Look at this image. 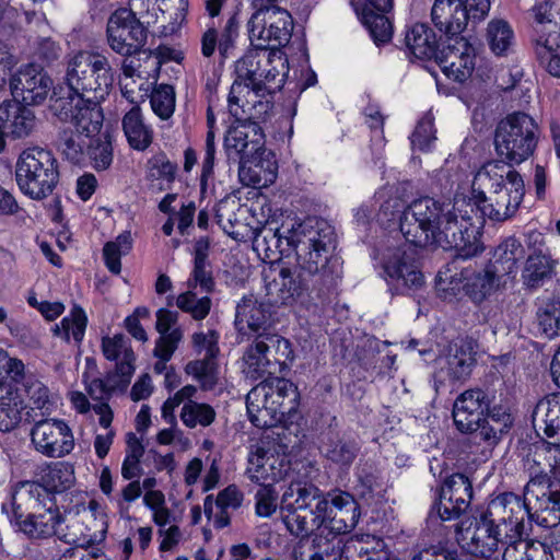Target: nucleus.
Here are the masks:
<instances>
[{
    "instance_id": "nucleus-11",
    "label": "nucleus",
    "mask_w": 560,
    "mask_h": 560,
    "mask_svg": "<svg viewBox=\"0 0 560 560\" xmlns=\"http://www.w3.org/2000/svg\"><path fill=\"white\" fill-rule=\"evenodd\" d=\"M74 482V466L68 462H54L42 468L39 481L21 482L14 491L19 499L51 506L56 503L55 494L69 490Z\"/></svg>"
},
{
    "instance_id": "nucleus-41",
    "label": "nucleus",
    "mask_w": 560,
    "mask_h": 560,
    "mask_svg": "<svg viewBox=\"0 0 560 560\" xmlns=\"http://www.w3.org/2000/svg\"><path fill=\"white\" fill-rule=\"evenodd\" d=\"M523 247L520 241L513 236L505 238L500 243L487 264L492 270L504 279L516 271V264L522 257Z\"/></svg>"
},
{
    "instance_id": "nucleus-21",
    "label": "nucleus",
    "mask_w": 560,
    "mask_h": 560,
    "mask_svg": "<svg viewBox=\"0 0 560 560\" xmlns=\"http://www.w3.org/2000/svg\"><path fill=\"white\" fill-rule=\"evenodd\" d=\"M491 405L490 395L481 388H469L457 396L453 404V421L462 433H472L477 440L486 410Z\"/></svg>"
},
{
    "instance_id": "nucleus-12",
    "label": "nucleus",
    "mask_w": 560,
    "mask_h": 560,
    "mask_svg": "<svg viewBox=\"0 0 560 560\" xmlns=\"http://www.w3.org/2000/svg\"><path fill=\"white\" fill-rule=\"evenodd\" d=\"M293 30L291 14L282 9L255 11L248 21V33L256 49L266 50L284 46L289 43Z\"/></svg>"
},
{
    "instance_id": "nucleus-39",
    "label": "nucleus",
    "mask_w": 560,
    "mask_h": 560,
    "mask_svg": "<svg viewBox=\"0 0 560 560\" xmlns=\"http://www.w3.org/2000/svg\"><path fill=\"white\" fill-rule=\"evenodd\" d=\"M535 39L560 31V3L558 0H537L532 8Z\"/></svg>"
},
{
    "instance_id": "nucleus-17",
    "label": "nucleus",
    "mask_w": 560,
    "mask_h": 560,
    "mask_svg": "<svg viewBox=\"0 0 560 560\" xmlns=\"http://www.w3.org/2000/svg\"><path fill=\"white\" fill-rule=\"evenodd\" d=\"M102 100L94 97L57 100L54 107L58 117L69 122L73 131L85 138H92L100 133L103 126L104 116L100 107Z\"/></svg>"
},
{
    "instance_id": "nucleus-36",
    "label": "nucleus",
    "mask_w": 560,
    "mask_h": 560,
    "mask_svg": "<svg viewBox=\"0 0 560 560\" xmlns=\"http://www.w3.org/2000/svg\"><path fill=\"white\" fill-rule=\"evenodd\" d=\"M504 283V279L497 273V270H492L486 265L483 270L465 277L464 291L475 304H480L495 293Z\"/></svg>"
},
{
    "instance_id": "nucleus-50",
    "label": "nucleus",
    "mask_w": 560,
    "mask_h": 560,
    "mask_svg": "<svg viewBox=\"0 0 560 560\" xmlns=\"http://www.w3.org/2000/svg\"><path fill=\"white\" fill-rule=\"evenodd\" d=\"M179 417L184 425L189 429L197 427L206 428L214 422L217 412L209 404L186 401L183 405Z\"/></svg>"
},
{
    "instance_id": "nucleus-6",
    "label": "nucleus",
    "mask_w": 560,
    "mask_h": 560,
    "mask_svg": "<svg viewBox=\"0 0 560 560\" xmlns=\"http://www.w3.org/2000/svg\"><path fill=\"white\" fill-rule=\"evenodd\" d=\"M65 81L69 98H104L115 81L108 58L95 50H81L67 61Z\"/></svg>"
},
{
    "instance_id": "nucleus-49",
    "label": "nucleus",
    "mask_w": 560,
    "mask_h": 560,
    "mask_svg": "<svg viewBox=\"0 0 560 560\" xmlns=\"http://www.w3.org/2000/svg\"><path fill=\"white\" fill-rule=\"evenodd\" d=\"M476 363L472 348L467 342L454 343L447 358L448 370L453 378L467 377Z\"/></svg>"
},
{
    "instance_id": "nucleus-19",
    "label": "nucleus",
    "mask_w": 560,
    "mask_h": 560,
    "mask_svg": "<svg viewBox=\"0 0 560 560\" xmlns=\"http://www.w3.org/2000/svg\"><path fill=\"white\" fill-rule=\"evenodd\" d=\"M479 515L494 526L501 527L503 534L505 530L513 533L514 529L524 532L525 518H533L526 501L512 492H504L492 499Z\"/></svg>"
},
{
    "instance_id": "nucleus-31",
    "label": "nucleus",
    "mask_w": 560,
    "mask_h": 560,
    "mask_svg": "<svg viewBox=\"0 0 560 560\" xmlns=\"http://www.w3.org/2000/svg\"><path fill=\"white\" fill-rule=\"evenodd\" d=\"M236 73L238 81L248 88L262 93H271L269 84L279 75L275 67H270V61L266 60L265 67L260 66V60L256 56L248 55L240 59L236 63Z\"/></svg>"
},
{
    "instance_id": "nucleus-58",
    "label": "nucleus",
    "mask_w": 560,
    "mask_h": 560,
    "mask_svg": "<svg viewBox=\"0 0 560 560\" xmlns=\"http://www.w3.org/2000/svg\"><path fill=\"white\" fill-rule=\"evenodd\" d=\"M435 140L433 118L430 115H425L418 121L410 137L412 149L428 152L432 149Z\"/></svg>"
},
{
    "instance_id": "nucleus-44",
    "label": "nucleus",
    "mask_w": 560,
    "mask_h": 560,
    "mask_svg": "<svg viewBox=\"0 0 560 560\" xmlns=\"http://www.w3.org/2000/svg\"><path fill=\"white\" fill-rule=\"evenodd\" d=\"M177 164L171 162L164 153H158L148 160L147 179L159 190L168 188L175 180Z\"/></svg>"
},
{
    "instance_id": "nucleus-29",
    "label": "nucleus",
    "mask_w": 560,
    "mask_h": 560,
    "mask_svg": "<svg viewBox=\"0 0 560 560\" xmlns=\"http://www.w3.org/2000/svg\"><path fill=\"white\" fill-rule=\"evenodd\" d=\"M268 307L254 295L244 296L236 305L235 327L242 335H268Z\"/></svg>"
},
{
    "instance_id": "nucleus-64",
    "label": "nucleus",
    "mask_w": 560,
    "mask_h": 560,
    "mask_svg": "<svg viewBox=\"0 0 560 560\" xmlns=\"http://www.w3.org/2000/svg\"><path fill=\"white\" fill-rule=\"evenodd\" d=\"M35 56L46 65H50L61 56V47L50 37H43L36 42Z\"/></svg>"
},
{
    "instance_id": "nucleus-25",
    "label": "nucleus",
    "mask_w": 560,
    "mask_h": 560,
    "mask_svg": "<svg viewBox=\"0 0 560 560\" xmlns=\"http://www.w3.org/2000/svg\"><path fill=\"white\" fill-rule=\"evenodd\" d=\"M250 127L246 122H238L229 128L224 138V150L229 160L238 162V174L242 180L246 178V164L252 163L255 155L262 149L260 135L257 139H248L247 129Z\"/></svg>"
},
{
    "instance_id": "nucleus-61",
    "label": "nucleus",
    "mask_w": 560,
    "mask_h": 560,
    "mask_svg": "<svg viewBox=\"0 0 560 560\" xmlns=\"http://www.w3.org/2000/svg\"><path fill=\"white\" fill-rule=\"evenodd\" d=\"M220 335L214 329L197 331L191 336V343L197 354H205V358H215L219 354Z\"/></svg>"
},
{
    "instance_id": "nucleus-33",
    "label": "nucleus",
    "mask_w": 560,
    "mask_h": 560,
    "mask_svg": "<svg viewBox=\"0 0 560 560\" xmlns=\"http://www.w3.org/2000/svg\"><path fill=\"white\" fill-rule=\"evenodd\" d=\"M101 348L108 361L116 362L114 372L131 380L135 373L136 355L129 339L122 334L105 336L102 338Z\"/></svg>"
},
{
    "instance_id": "nucleus-22",
    "label": "nucleus",
    "mask_w": 560,
    "mask_h": 560,
    "mask_svg": "<svg viewBox=\"0 0 560 560\" xmlns=\"http://www.w3.org/2000/svg\"><path fill=\"white\" fill-rule=\"evenodd\" d=\"M476 50L463 36L448 40L435 57L443 73L454 81L464 82L475 69Z\"/></svg>"
},
{
    "instance_id": "nucleus-48",
    "label": "nucleus",
    "mask_w": 560,
    "mask_h": 560,
    "mask_svg": "<svg viewBox=\"0 0 560 560\" xmlns=\"http://www.w3.org/2000/svg\"><path fill=\"white\" fill-rule=\"evenodd\" d=\"M487 42L497 56H505L514 44V33L504 20H492L487 27Z\"/></svg>"
},
{
    "instance_id": "nucleus-23",
    "label": "nucleus",
    "mask_w": 560,
    "mask_h": 560,
    "mask_svg": "<svg viewBox=\"0 0 560 560\" xmlns=\"http://www.w3.org/2000/svg\"><path fill=\"white\" fill-rule=\"evenodd\" d=\"M52 80L37 65H26L14 73L10 79V89L12 95L28 105H37L43 103L50 89Z\"/></svg>"
},
{
    "instance_id": "nucleus-47",
    "label": "nucleus",
    "mask_w": 560,
    "mask_h": 560,
    "mask_svg": "<svg viewBox=\"0 0 560 560\" xmlns=\"http://www.w3.org/2000/svg\"><path fill=\"white\" fill-rule=\"evenodd\" d=\"M23 409V400L18 392L11 388L4 393L0 390V431L8 432L14 429L21 421Z\"/></svg>"
},
{
    "instance_id": "nucleus-9",
    "label": "nucleus",
    "mask_w": 560,
    "mask_h": 560,
    "mask_svg": "<svg viewBox=\"0 0 560 560\" xmlns=\"http://www.w3.org/2000/svg\"><path fill=\"white\" fill-rule=\"evenodd\" d=\"M291 468L287 445L277 438L264 435L248 454L246 474L256 483L273 485L282 480Z\"/></svg>"
},
{
    "instance_id": "nucleus-2",
    "label": "nucleus",
    "mask_w": 560,
    "mask_h": 560,
    "mask_svg": "<svg viewBox=\"0 0 560 560\" xmlns=\"http://www.w3.org/2000/svg\"><path fill=\"white\" fill-rule=\"evenodd\" d=\"M98 508L95 500L89 502V513L94 518L96 528L92 532L90 527H86L80 535L63 532L61 525L65 518L56 503L51 506L36 505L31 499H19L18 491H14L11 499L2 503L1 510L15 530L31 539L57 536L67 544H78L88 549L106 539L108 524L105 514L97 515Z\"/></svg>"
},
{
    "instance_id": "nucleus-15",
    "label": "nucleus",
    "mask_w": 560,
    "mask_h": 560,
    "mask_svg": "<svg viewBox=\"0 0 560 560\" xmlns=\"http://www.w3.org/2000/svg\"><path fill=\"white\" fill-rule=\"evenodd\" d=\"M456 540L467 553L479 557L480 560H492L499 548H503L505 534L501 527L479 515L469 523L460 522L456 527Z\"/></svg>"
},
{
    "instance_id": "nucleus-16",
    "label": "nucleus",
    "mask_w": 560,
    "mask_h": 560,
    "mask_svg": "<svg viewBox=\"0 0 560 560\" xmlns=\"http://www.w3.org/2000/svg\"><path fill=\"white\" fill-rule=\"evenodd\" d=\"M267 93L255 91L242 81L235 80L231 86L228 103L229 112L237 122H246L255 136H258L259 124L265 121L271 109L272 102Z\"/></svg>"
},
{
    "instance_id": "nucleus-45",
    "label": "nucleus",
    "mask_w": 560,
    "mask_h": 560,
    "mask_svg": "<svg viewBox=\"0 0 560 560\" xmlns=\"http://www.w3.org/2000/svg\"><path fill=\"white\" fill-rule=\"evenodd\" d=\"M269 295H276V302L285 304L302 292V281L294 278L290 268H280L278 275L266 285Z\"/></svg>"
},
{
    "instance_id": "nucleus-59",
    "label": "nucleus",
    "mask_w": 560,
    "mask_h": 560,
    "mask_svg": "<svg viewBox=\"0 0 560 560\" xmlns=\"http://www.w3.org/2000/svg\"><path fill=\"white\" fill-rule=\"evenodd\" d=\"M320 533L313 540V551L310 555V560H342L345 551L340 547V540L323 537Z\"/></svg>"
},
{
    "instance_id": "nucleus-42",
    "label": "nucleus",
    "mask_w": 560,
    "mask_h": 560,
    "mask_svg": "<svg viewBox=\"0 0 560 560\" xmlns=\"http://www.w3.org/2000/svg\"><path fill=\"white\" fill-rule=\"evenodd\" d=\"M88 326V316L85 311L78 304H74L69 315L65 316L59 324H56L51 331L55 337L69 343L73 341L80 346L84 339Z\"/></svg>"
},
{
    "instance_id": "nucleus-46",
    "label": "nucleus",
    "mask_w": 560,
    "mask_h": 560,
    "mask_svg": "<svg viewBox=\"0 0 560 560\" xmlns=\"http://www.w3.org/2000/svg\"><path fill=\"white\" fill-rule=\"evenodd\" d=\"M357 13L377 46L390 40L393 27L389 19L386 16L387 12H381L376 9H362Z\"/></svg>"
},
{
    "instance_id": "nucleus-30",
    "label": "nucleus",
    "mask_w": 560,
    "mask_h": 560,
    "mask_svg": "<svg viewBox=\"0 0 560 560\" xmlns=\"http://www.w3.org/2000/svg\"><path fill=\"white\" fill-rule=\"evenodd\" d=\"M404 43L409 58L431 60L435 59L440 51V38L427 23L406 26Z\"/></svg>"
},
{
    "instance_id": "nucleus-24",
    "label": "nucleus",
    "mask_w": 560,
    "mask_h": 560,
    "mask_svg": "<svg viewBox=\"0 0 560 560\" xmlns=\"http://www.w3.org/2000/svg\"><path fill=\"white\" fill-rule=\"evenodd\" d=\"M328 503L323 533L335 536L351 532L360 520L359 505L352 494L334 491L325 494Z\"/></svg>"
},
{
    "instance_id": "nucleus-54",
    "label": "nucleus",
    "mask_w": 560,
    "mask_h": 560,
    "mask_svg": "<svg viewBox=\"0 0 560 560\" xmlns=\"http://www.w3.org/2000/svg\"><path fill=\"white\" fill-rule=\"evenodd\" d=\"M539 329L547 338L560 335V300H547L537 311Z\"/></svg>"
},
{
    "instance_id": "nucleus-56",
    "label": "nucleus",
    "mask_w": 560,
    "mask_h": 560,
    "mask_svg": "<svg viewBox=\"0 0 560 560\" xmlns=\"http://www.w3.org/2000/svg\"><path fill=\"white\" fill-rule=\"evenodd\" d=\"M89 142L85 137L72 129L63 130L60 140L59 149L65 158L72 164H81L84 161V148H88Z\"/></svg>"
},
{
    "instance_id": "nucleus-27",
    "label": "nucleus",
    "mask_w": 560,
    "mask_h": 560,
    "mask_svg": "<svg viewBox=\"0 0 560 560\" xmlns=\"http://www.w3.org/2000/svg\"><path fill=\"white\" fill-rule=\"evenodd\" d=\"M0 121L12 140L25 139L36 129V116L32 109L18 101H7L0 104Z\"/></svg>"
},
{
    "instance_id": "nucleus-8",
    "label": "nucleus",
    "mask_w": 560,
    "mask_h": 560,
    "mask_svg": "<svg viewBox=\"0 0 560 560\" xmlns=\"http://www.w3.org/2000/svg\"><path fill=\"white\" fill-rule=\"evenodd\" d=\"M538 143V125L527 114L516 112L502 119L494 132V149L508 166L528 160Z\"/></svg>"
},
{
    "instance_id": "nucleus-37",
    "label": "nucleus",
    "mask_w": 560,
    "mask_h": 560,
    "mask_svg": "<svg viewBox=\"0 0 560 560\" xmlns=\"http://www.w3.org/2000/svg\"><path fill=\"white\" fill-rule=\"evenodd\" d=\"M360 450L359 442L346 434H331L322 445L324 456L340 468H349Z\"/></svg>"
},
{
    "instance_id": "nucleus-57",
    "label": "nucleus",
    "mask_w": 560,
    "mask_h": 560,
    "mask_svg": "<svg viewBox=\"0 0 560 560\" xmlns=\"http://www.w3.org/2000/svg\"><path fill=\"white\" fill-rule=\"evenodd\" d=\"M150 104L153 113L161 119H168L175 110V92L168 84H160L151 94Z\"/></svg>"
},
{
    "instance_id": "nucleus-26",
    "label": "nucleus",
    "mask_w": 560,
    "mask_h": 560,
    "mask_svg": "<svg viewBox=\"0 0 560 560\" xmlns=\"http://www.w3.org/2000/svg\"><path fill=\"white\" fill-rule=\"evenodd\" d=\"M294 223H282L279 228L266 225L255 233L253 247L264 259L277 260L292 253L290 236L293 235Z\"/></svg>"
},
{
    "instance_id": "nucleus-38",
    "label": "nucleus",
    "mask_w": 560,
    "mask_h": 560,
    "mask_svg": "<svg viewBox=\"0 0 560 560\" xmlns=\"http://www.w3.org/2000/svg\"><path fill=\"white\" fill-rule=\"evenodd\" d=\"M537 508L533 517L536 516L538 525L551 528L560 523V483L541 487L536 493Z\"/></svg>"
},
{
    "instance_id": "nucleus-7",
    "label": "nucleus",
    "mask_w": 560,
    "mask_h": 560,
    "mask_svg": "<svg viewBox=\"0 0 560 560\" xmlns=\"http://www.w3.org/2000/svg\"><path fill=\"white\" fill-rule=\"evenodd\" d=\"M15 180L26 197L36 201L47 198L59 183V167L55 154L40 147L23 150L16 160Z\"/></svg>"
},
{
    "instance_id": "nucleus-4",
    "label": "nucleus",
    "mask_w": 560,
    "mask_h": 560,
    "mask_svg": "<svg viewBox=\"0 0 560 560\" xmlns=\"http://www.w3.org/2000/svg\"><path fill=\"white\" fill-rule=\"evenodd\" d=\"M328 503L325 494L313 483L296 480L284 490L280 501L282 522L291 535L306 538L315 529L323 533Z\"/></svg>"
},
{
    "instance_id": "nucleus-55",
    "label": "nucleus",
    "mask_w": 560,
    "mask_h": 560,
    "mask_svg": "<svg viewBox=\"0 0 560 560\" xmlns=\"http://www.w3.org/2000/svg\"><path fill=\"white\" fill-rule=\"evenodd\" d=\"M176 306L189 314L195 320H202L209 315L212 301L207 295L198 298L196 292L189 290L176 298Z\"/></svg>"
},
{
    "instance_id": "nucleus-40",
    "label": "nucleus",
    "mask_w": 560,
    "mask_h": 560,
    "mask_svg": "<svg viewBox=\"0 0 560 560\" xmlns=\"http://www.w3.org/2000/svg\"><path fill=\"white\" fill-rule=\"evenodd\" d=\"M553 268L555 261L548 250L541 247L535 248L527 257L522 272L524 285L529 289L539 288L546 279L551 277Z\"/></svg>"
},
{
    "instance_id": "nucleus-3",
    "label": "nucleus",
    "mask_w": 560,
    "mask_h": 560,
    "mask_svg": "<svg viewBox=\"0 0 560 560\" xmlns=\"http://www.w3.org/2000/svg\"><path fill=\"white\" fill-rule=\"evenodd\" d=\"M292 253L296 265L303 273L317 277V281L327 288L337 284L341 278V260L335 250L337 237L334 226L326 220L308 218L294 223L290 236Z\"/></svg>"
},
{
    "instance_id": "nucleus-51",
    "label": "nucleus",
    "mask_w": 560,
    "mask_h": 560,
    "mask_svg": "<svg viewBox=\"0 0 560 560\" xmlns=\"http://www.w3.org/2000/svg\"><path fill=\"white\" fill-rule=\"evenodd\" d=\"M132 248V240L130 233L118 235L115 241L107 242L103 247V258L107 269L119 275L121 271V257L127 255Z\"/></svg>"
},
{
    "instance_id": "nucleus-63",
    "label": "nucleus",
    "mask_w": 560,
    "mask_h": 560,
    "mask_svg": "<svg viewBox=\"0 0 560 560\" xmlns=\"http://www.w3.org/2000/svg\"><path fill=\"white\" fill-rule=\"evenodd\" d=\"M184 332L180 327H174L172 332L160 334L155 341L153 354L158 359L171 360L183 339Z\"/></svg>"
},
{
    "instance_id": "nucleus-20",
    "label": "nucleus",
    "mask_w": 560,
    "mask_h": 560,
    "mask_svg": "<svg viewBox=\"0 0 560 560\" xmlns=\"http://www.w3.org/2000/svg\"><path fill=\"white\" fill-rule=\"evenodd\" d=\"M472 494L471 480L464 474H453L441 486L439 502L434 503L433 509H436L442 521L456 520L470 506Z\"/></svg>"
},
{
    "instance_id": "nucleus-43",
    "label": "nucleus",
    "mask_w": 560,
    "mask_h": 560,
    "mask_svg": "<svg viewBox=\"0 0 560 560\" xmlns=\"http://www.w3.org/2000/svg\"><path fill=\"white\" fill-rule=\"evenodd\" d=\"M82 377L90 397L101 402H106L115 390H124L130 383L129 378L114 371L104 378L91 377L86 372Z\"/></svg>"
},
{
    "instance_id": "nucleus-13",
    "label": "nucleus",
    "mask_w": 560,
    "mask_h": 560,
    "mask_svg": "<svg viewBox=\"0 0 560 560\" xmlns=\"http://www.w3.org/2000/svg\"><path fill=\"white\" fill-rule=\"evenodd\" d=\"M381 267L382 277L392 294L407 295L424 284L417 259L400 247L388 248L383 255Z\"/></svg>"
},
{
    "instance_id": "nucleus-32",
    "label": "nucleus",
    "mask_w": 560,
    "mask_h": 560,
    "mask_svg": "<svg viewBox=\"0 0 560 560\" xmlns=\"http://www.w3.org/2000/svg\"><path fill=\"white\" fill-rule=\"evenodd\" d=\"M513 421L514 418L509 408L489 405L477 433V440L482 442L487 448L492 450L502 440L503 434L508 433Z\"/></svg>"
},
{
    "instance_id": "nucleus-62",
    "label": "nucleus",
    "mask_w": 560,
    "mask_h": 560,
    "mask_svg": "<svg viewBox=\"0 0 560 560\" xmlns=\"http://www.w3.org/2000/svg\"><path fill=\"white\" fill-rule=\"evenodd\" d=\"M188 285L191 289H200V292L210 294L215 289V281L212 275V268L210 262L196 264L192 267L190 277L188 279Z\"/></svg>"
},
{
    "instance_id": "nucleus-18",
    "label": "nucleus",
    "mask_w": 560,
    "mask_h": 560,
    "mask_svg": "<svg viewBox=\"0 0 560 560\" xmlns=\"http://www.w3.org/2000/svg\"><path fill=\"white\" fill-rule=\"evenodd\" d=\"M31 441L35 450L49 458H61L74 448V436L68 423L60 419H43L34 423Z\"/></svg>"
},
{
    "instance_id": "nucleus-1",
    "label": "nucleus",
    "mask_w": 560,
    "mask_h": 560,
    "mask_svg": "<svg viewBox=\"0 0 560 560\" xmlns=\"http://www.w3.org/2000/svg\"><path fill=\"white\" fill-rule=\"evenodd\" d=\"M524 196V179L514 167L488 161L474 176L471 196L456 195L452 206L431 197L416 199L402 210L399 230L417 247L436 245L468 259L481 249L478 236L485 219L510 220Z\"/></svg>"
},
{
    "instance_id": "nucleus-60",
    "label": "nucleus",
    "mask_w": 560,
    "mask_h": 560,
    "mask_svg": "<svg viewBox=\"0 0 560 560\" xmlns=\"http://www.w3.org/2000/svg\"><path fill=\"white\" fill-rule=\"evenodd\" d=\"M259 485L255 494V513L259 517H270L278 508V492L273 485Z\"/></svg>"
},
{
    "instance_id": "nucleus-52",
    "label": "nucleus",
    "mask_w": 560,
    "mask_h": 560,
    "mask_svg": "<svg viewBox=\"0 0 560 560\" xmlns=\"http://www.w3.org/2000/svg\"><path fill=\"white\" fill-rule=\"evenodd\" d=\"M214 358L192 360L185 366V372L192 376L205 392L212 390L218 384V370Z\"/></svg>"
},
{
    "instance_id": "nucleus-14",
    "label": "nucleus",
    "mask_w": 560,
    "mask_h": 560,
    "mask_svg": "<svg viewBox=\"0 0 560 560\" xmlns=\"http://www.w3.org/2000/svg\"><path fill=\"white\" fill-rule=\"evenodd\" d=\"M137 14L138 12L132 9H118L108 19L107 44L120 56L137 55L147 43V30Z\"/></svg>"
},
{
    "instance_id": "nucleus-35",
    "label": "nucleus",
    "mask_w": 560,
    "mask_h": 560,
    "mask_svg": "<svg viewBox=\"0 0 560 560\" xmlns=\"http://www.w3.org/2000/svg\"><path fill=\"white\" fill-rule=\"evenodd\" d=\"M121 126L131 149L143 152L152 144L154 130L145 122L140 106H132L124 115Z\"/></svg>"
},
{
    "instance_id": "nucleus-5",
    "label": "nucleus",
    "mask_w": 560,
    "mask_h": 560,
    "mask_svg": "<svg viewBox=\"0 0 560 560\" xmlns=\"http://www.w3.org/2000/svg\"><path fill=\"white\" fill-rule=\"evenodd\" d=\"M300 405L298 387L289 380L262 381L246 396L250 422L260 429L272 428L292 418Z\"/></svg>"
},
{
    "instance_id": "nucleus-34",
    "label": "nucleus",
    "mask_w": 560,
    "mask_h": 560,
    "mask_svg": "<svg viewBox=\"0 0 560 560\" xmlns=\"http://www.w3.org/2000/svg\"><path fill=\"white\" fill-rule=\"evenodd\" d=\"M533 424L551 440L549 443L560 447V400L553 397L540 399L533 411Z\"/></svg>"
},
{
    "instance_id": "nucleus-53",
    "label": "nucleus",
    "mask_w": 560,
    "mask_h": 560,
    "mask_svg": "<svg viewBox=\"0 0 560 560\" xmlns=\"http://www.w3.org/2000/svg\"><path fill=\"white\" fill-rule=\"evenodd\" d=\"M89 139L86 155L89 156L93 168L98 172L109 168L114 159L113 145L109 137L107 135H102L97 138L92 137Z\"/></svg>"
},
{
    "instance_id": "nucleus-28",
    "label": "nucleus",
    "mask_w": 560,
    "mask_h": 560,
    "mask_svg": "<svg viewBox=\"0 0 560 560\" xmlns=\"http://www.w3.org/2000/svg\"><path fill=\"white\" fill-rule=\"evenodd\" d=\"M463 0H435L431 10L432 22L452 40L459 37L469 22Z\"/></svg>"
},
{
    "instance_id": "nucleus-10",
    "label": "nucleus",
    "mask_w": 560,
    "mask_h": 560,
    "mask_svg": "<svg viewBox=\"0 0 560 560\" xmlns=\"http://www.w3.org/2000/svg\"><path fill=\"white\" fill-rule=\"evenodd\" d=\"M292 357L291 343L277 335H260L243 355V372L247 378L258 381L272 373V369Z\"/></svg>"
}]
</instances>
